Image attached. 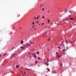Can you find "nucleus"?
Listing matches in <instances>:
<instances>
[{
  "label": "nucleus",
  "instance_id": "1",
  "mask_svg": "<svg viewBox=\"0 0 76 76\" xmlns=\"http://www.w3.org/2000/svg\"><path fill=\"white\" fill-rule=\"evenodd\" d=\"M66 51V50H64V49H63V53H64V54H63L64 55V54H66V53H64V52H66V51Z\"/></svg>",
  "mask_w": 76,
  "mask_h": 76
},
{
  "label": "nucleus",
  "instance_id": "2",
  "mask_svg": "<svg viewBox=\"0 0 76 76\" xmlns=\"http://www.w3.org/2000/svg\"><path fill=\"white\" fill-rule=\"evenodd\" d=\"M26 45H27V46H30L31 45V44H28V43H26Z\"/></svg>",
  "mask_w": 76,
  "mask_h": 76
},
{
  "label": "nucleus",
  "instance_id": "3",
  "mask_svg": "<svg viewBox=\"0 0 76 76\" xmlns=\"http://www.w3.org/2000/svg\"><path fill=\"white\" fill-rule=\"evenodd\" d=\"M69 19L70 20H75V19L72 18H69Z\"/></svg>",
  "mask_w": 76,
  "mask_h": 76
},
{
  "label": "nucleus",
  "instance_id": "4",
  "mask_svg": "<svg viewBox=\"0 0 76 76\" xmlns=\"http://www.w3.org/2000/svg\"><path fill=\"white\" fill-rule=\"evenodd\" d=\"M20 48H21L22 50H23V49L25 48V47H23V46H21L20 47Z\"/></svg>",
  "mask_w": 76,
  "mask_h": 76
},
{
  "label": "nucleus",
  "instance_id": "5",
  "mask_svg": "<svg viewBox=\"0 0 76 76\" xmlns=\"http://www.w3.org/2000/svg\"><path fill=\"white\" fill-rule=\"evenodd\" d=\"M47 70H48V71H47V72H50V69H48H48H47Z\"/></svg>",
  "mask_w": 76,
  "mask_h": 76
},
{
  "label": "nucleus",
  "instance_id": "6",
  "mask_svg": "<svg viewBox=\"0 0 76 76\" xmlns=\"http://www.w3.org/2000/svg\"><path fill=\"white\" fill-rule=\"evenodd\" d=\"M58 58H60V56H58Z\"/></svg>",
  "mask_w": 76,
  "mask_h": 76
},
{
  "label": "nucleus",
  "instance_id": "7",
  "mask_svg": "<svg viewBox=\"0 0 76 76\" xmlns=\"http://www.w3.org/2000/svg\"><path fill=\"white\" fill-rule=\"evenodd\" d=\"M15 55V54H14L13 55L11 56V58H12V57H13Z\"/></svg>",
  "mask_w": 76,
  "mask_h": 76
},
{
  "label": "nucleus",
  "instance_id": "8",
  "mask_svg": "<svg viewBox=\"0 0 76 76\" xmlns=\"http://www.w3.org/2000/svg\"><path fill=\"white\" fill-rule=\"evenodd\" d=\"M68 47H67V46H66V50H65V51H67V50H68Z\"/></svg>",
  "mask_w": 76,
  "mask_h": 76
},
{
  "label": "nucleus",
  "instance_id": "9",
  "mask_svg": "<svg viewBox=\"0 0 76 76\" xmlns=\"http://www.w3.org/2000/svg\"><path fill=\"white\" fill-rule=\"evenodd\" d=\"M69 12L70 13V15H72V12L71 11H69Z\"/></svg>",
  "mask_w": 76,
  "mask_h": 76
},
{
  "label": "nucleus",
  "instance_id": "10",
  "mask_svg": "<svg viewBox=\"0 0 76 76\" xmlns=\"http://www.w3.org/2000/svg\"><path fill=\"white\" fill-rule=\"evenodd\" d=\"M21 44H23V41H21Z\"/></svg>",
  "mask_w": 76,
  "mask_h": 76
},
{
  "label": "nucleus",
  "instance_id": "11",
  "mask_svg": "<svg viewBox=\"0 0 76 76\" xmlns=\"http://www.w3.org/2000/svg\"><path fill=\"white\" fill-rule=\"evenodd\" d=\"M48 23H50V20H48Z\"/></svg>",
  "mask_w": 76,
  "mask_h": 76
},
{
  "label": "nucleus",
  "instance_id": "12",
  "mask_svg": "<svg viewBox=\"0 0 76 76\" xmlns=\"http://www.w3.org/2000/svg\"><path fill=\"white\" fill-rule=\"evenodd\" d=\"M30 42H31L30 44H34V42H32L31 41Z\"/></svg>",
  "mask_w": 76,
  "mask_h": 76
},
{
  "label": "nucleus",
  "instance_id": "13",
  "mask_svg": "<svg viewBox=\"0 0 76 76\" xmlns=\"http://www.w3.org/2000/svg\"><path fill=\"white\" fill-rule=\"evenodd\" d=\"M37 58H38L39 60V59H41V58H39V57H38Z\"/></svg>",
  "mask_w": 76,
  "mask_h": 76
},
{
  "label": "nucleus",
  "instance_id": "14",
  "mask_svg": "<svg viewBox=\"0 0 76 76\" xmlns=\"http://www.w3.org/2000/svg\"><path fill=\"white\" fill-rule=\"evenodd\" d=\"M67 19L68 20V21H69V20H69V18H67Z\"/></svg>",
  "mask_w": 76,
  "mask_h": 76
},
{
  "label": "nucleus",
  "instance_id": "15",
  "mask_svg": "<svg viewBox=\"0 0 76 76\" xmlns=\"http://www.w3.org/2000/svg\"><path fill=\"white\" fill-rule=\"evenodd\" d=\"M46 64L47 66H48V65H49V64H48V63H46Z\"/></svg>",
  "mask_w": 76,
  "mask_h": 76
},
{
  "label": "nucleus",
  "instance_id": "16",
  "mask_svg": "<svg viewBox=\"0 0 76 76\" xmlns=\"http://www.w3.org/2000/svg\"><path fill=\"white\" fill-rule=\"evenodd\" d=\"M67 9H66L65 10V12H66V11H67Z\"/></svg>",
  "mask_w": 76,
  "mask_h": 76
},
{
  "label": "nucleus",
  "instance_id": "17",
  "mask_svg": "<svg viewBox=\"0 0 76 76\" xmlns=\"http://www.w3.org/2000/svg\"><path fill=\"white\" fill-rule=\"evenodd\" d=\"M58 48H59V49H60V46H59L58 47Z\"/></svg>",
  "mask_w": 76,
  "mask_h": 76
},
{
  "label": "nucleus",
  "instance_id": "18",
  "mask_svg": "<svg viewBox=\"0 0 76 76\" xmlns=\"http://www.w3.org/2000/svg\"><path fill=\"white\" fill-rule=\"evenodd\" d=\"M37 54H39V52H37Z\"/></svg>",
  "mask_w": 76,
  "mask_h": 76
},
{
  "label": "nucleus",
  "instance_id": "19",
  "mask_svg": "<svg viewBox=\"0 0 76 76\" xmlns=\"http://www.w3.org/2000/svg\"><path fill=\"white\" fill-rule=\"evenodd\" d=\"M18 67H19V66L18 65V66H16V67L17 68H18Z\"/></svg>",
  "mask_w": 76,
  "mask_h": 76
},
{
  "label": "nucleus",
  "instance_id": "20",
  "mask_svg": "<svg viewBox=\"0 0 76 76\" xmlns=\"http://www.w3.org/2000/svg\"><path fill=\"white\" fill-rule=\"evenodd\" d=\"M6 53H5L4 55V56H5V55H6Z\"/></svg>",
  "mask_w": 76,
  "mask_h": 76
},
{
  "label": "nucleus",
  "instance_id": "21",
  "mask_svg": "<svg viewBox=\"0 0 76 76\" xmlns=\"http://www.w3.org/2000/svg\"><path fill=\"white\" fill-rule=\"evenodd\" d=\"M11 73H14V72H13V71H11Z\"/></svg>",
  "mask_w": 76,
  "mask_h": 76
},
{
  "label": "nucleus",
  "instance_id": "22",
  "mask_svg": "<svg viewBox=\"0 0 76 76\" xmlns=\"http://www.w3.org/2000/svg\"><path fill=\"white\" fill-rule=\"evenodd\" d=\"M42 10L43 11H44V9L42 8Z\"/></svg>",
  "mask_w": 76,
  "mask_h": 76
},
{
  "label": "nucleus",
  "instance_id": "23",
  "mask_svg": "<svg viewBox=\"0 0 76 76\" xmlns=\"http://www.w3.org/2000/svg\"><path fill=\"white\" fill-rule=\"evenodd\" d=\"M68 17H71V15H69L68 16Z\"/></svg>",
  "mask_w": 76,
  "mask_h": 76
},
{
  "label": "nucleus",
  "instance_id": "24",
  "mask_svg": "<svg viewBox=\"0 0 76 76\" xmlns=\"http://www.w3.org/2000/svg\"><path fill=\"white\" fill-rule=\"evenodd\" d=\"M32 24V25H34V22H33Z\"/></svg>",
  "mask_w": 76,
  "mask_h": 76
},
{
  "label": "nucleus",
  "instance_id": "25",
  "mask_svg": "<svg viewBox=\"0 0 76 76\" xmlns=\"http://www.w3.org/2000/svg\"><path fill=\"white\" fill-rule=\"evenodd\" d=\"M26 73V72H25L24 73V75H25Z\"/></svg>",
  "mask_w": 76,
  "mask_h": 76
},
{
  "label": "nucleus",
  "instance_id": "26",
  "mask_svg": "<svg viewBox=\"0 0 76 76\" xmlns=\"http://www.w3.org/2000/svg\"><path fill=\"white\" fill-rule=\"evenodd\" d=\"M60 45L61 46H62V44H61V45Z\"/></svg>",
  "mask_w": 76,
  "mask_h": 76
},
{
  "label": "nucleus",
  "instance_id": "27",
  "mask_svg": "<svg viewBox=\"0 0 76 76\" xmlns=\"http://www.w3.org/2000/svg\"><path fill=\"white\" fill-rule=\"evenodd\" d=\"M48 41H50V39H48Z\"/></svg>",
  "mask_w": 76,
  "mask_h": 76
},
{
  "label": "nucleus",
  "instance_id": "28",
  "mask_svg": "<svg viewBox=\"0 0 76 76\" xmlns=\"http://www.w3.org/2000/svg\"><path fill=\"white\" fill-rule=\"evenodd\" d=\"M34 19H35V20H36V17H35Z\"/></svg>",
  "mask_w": 76,
  "mask_h": 76
},
{
  "label": "nucleus",
  "instance_id": "29",
  "mask_svg": "<svg viewBox=\"0 0 76 76\" xmlns=\"http://www.w3.org/2000/svg\"><path fill=\"white\" fill-rule=\"evenodd\" d=\"M44 23H43L42 24V25H44Z\"/></svg>",
  "mask_w": 76,
  "mask_h": 76
},
{
  "label": "nucleus",
  "instance_id": "30",
  "mask_svg": "<svg viewBox=\"0 0 76 76\" xmlns=\"http://www.w3.org/2000/svg\"><path fill=\"white\" fill-rule=\"evenodd\" d=\"M34 57H36V56L35 55H34Z\"/></svg>",
  "mask_w": 76,
  "mask_h": 76
},
{
  "label": "nucleus",
  "instance_id": "31",
  "mask_svg": "<svg viewBox=\"0 0 76 76\" xmlns=\"http://www.w3.org/2000/svg\"><path fill=\"white\" fill-rule=\"evenodd\" d=\"M35 63H38V61H36Z\"/></svg>",
  "mask_w": 76,
  "mask_h": 76
},
{
  "label": "nucleus",
  "instance_id": "32",
  "mask_svg": "<svg viewBox=\"0 0 76 76\" xmlns=\"http://www.w3.org/2000/svg\"><path fill=\"white\" fill-rule=\"evenodd\" d=\"M56 54H58V53L57 52Z\"/></svg>",
  "mask_w": 76,
  "mask_h": 76
},
{
  "label": "nucleus",
  "instance_id": "33",
  "mask_svg": "<svg viewBox=\"0 0 76 76\" xmlns=\"http://www.w3.org/2000/svg\"><path fill=\"white\" fill-rule=\"evenodd\" d=\"M45 18V17H44V16L42 17V18Z\"/></svg>",
  "mask_w": 76,
  "mask_h": 76
},
{
  "label": "nucleus",
  "instance_id": "34",
  "mask_svg": "<svg viewBox=\"0 0 76 76\" xmlns=\"http://www.w3.org/2000/svg\"><path fill=\"white\" fill-rule=\"evenodd\" d=\"M37 19H38V17H37Z\"/></svg>",
  "mask_w": 76,
  "mask_h": 76
},
{
  "label": "nucleus",
  "instance_id": "35",
  "mask_svg": "<svg viewBox=\"0 0 76 76\" xmlns=\"http://www.w3.org/2000/svg\"><path fill=\"white\" fill-rule=\"evenodd\" d=\"M43 60H44V61H45V59H43Z\"/></svg>",
  "mask_w": 76,
  "mask_h": 76
},
{
  "label": "nucleus",
  "instance_id": "36",
  "mask_svg": "<svg viewBox=\"0 0 76 76\" xmlns=\"http://www.w3.org/2000/svg\"><path fill=\"white\" fill-rule=\"evenodd\" d=\"M48 60H49V59L48 58V59H47V60H48Z\"/></svg>",
  "mask_w": 76,
  "mask_h": 76
},
{
  "label": "nucleus",
  "instance_id": "37",
  "mask_svg": "<svg viewBox=\"0 0 76 76\" xmlns=\"http://www.w3.org/2000/svg\"><path fill=\"white\" fill-rule=\"evenodd\" d=\"M38 18H39V15L38 16Z\"/></svg>",
  "mask_w": 76,
  "mask_h": 76
},
{
  "label": "nucleus",
  "instance_id": "38",
  "mask_svg": "<svg viewBox=\"0 0 76 76\" xmlns=\"http://www.w3.org/2000/svg\"><path fill=\"white\" fill-rule=\"evenodd\" d=\"M37 23H39V21H38Z\"/></svg>",
  "mask_w": 76,
  "mask_h": 76
},
{
  "label": "nucleus",
  "instance_id": "39",
  "mask_svg": "<svg viewBox=\"0 0 76 76\" xmlns=\"http://www.w3.org/2000/svg\"><path fill=\"white\" fill-rule=\"evenodd\" d=\"M13 48H14V47H13V48H12V49H13Z\"/></svg>",
  "mask_w": 76,
  "mask_h": 76
},
{
  "label": "nucleus",
  "instance_id": "40",
  "mask_svg": "<svg viewBox=\"0 0 76 76\" xmlns=\"http://www.w3.org/2000/svg\"><path fill=\"white\" fill-rule=\"evenodd\" d=\"M48 13H49V11H48Z\"/></svg>",
  "mask_w": 76,
  "mask_h": 76
},
{
  "label": "nucleus",
  "instance_id": "41",
  "mask_svg": "<svg viewBox=\"0 0 76 76\" xmlns=\"http://www.w3.org/2000/svg\"><path fill=\"white\" fill-rule=\"evenodd\" d=\"M60 22H61V21H59V23H60Z\"/></svg>",
  "mask_w": 76,
  "mask_h": 76
},
{
  "label": "nucleus",
  "instance_id": "42",
  "mask_svg": "<svg viewBox=\"0 0 76 76\" xmlns=\"http://www.w3.org/2000/svg\"><path fill=\"white\" fill-rule=\"evenodd\" d=\"M43 38H44V36H43Z\"/></svg>",
  "mask_w": 76,
  "mask_h": 76
},
{
  "label": "nucleus",
  "instance_id": "43",
  "mask_svg": "<svg viewBox=\"0 0 76 76\" xmlns=\"http://www.w3.org/2000/svg\"><path fill=\"white\" fill-rule=\"evenodd\" d=\"M56 24H57V25H58V23H57Z\"/></svg>",
  "mask_w": 76,
  "mask_h": 76
},
{
  "label": "nucleus",
  "instance_id": "44",
  "mask_svg": "<svg viewBox=\"0 0 76 76\" xmlns=\"http://www.w3.org/2000/svg\"><path fill=\"white\" fill-rule=\"evenodd\" d=\"M34 54H36V53H34Z\"/></svg>",
  "mask_w": 76,
  "mask_h": 76
},
{
  "label": "nucleus",
  "instance_id": "45",
  "mask_svg": "<svg viewBox=\"0 0 76 76\" xmlns=\"http://www.w3.org/2000/svg\"><path fill=\"white\" fill-rule=\"evenodd\" d=\"M50 28H51V27H49V28H48V29H50Z\"/></svg>",
  "mask_w": 76,
  "mask_h": 76
},
{
  "label": "nucleus",
  "instance_id": "46",
  "mask_svg": "<svg viewBox=\"0 0 76 76\" xmlns=\"http://www.w3.org/2000/svg\"><path fill=\"white\" fill-rule=\"evenodd\" d=\"M20 73H22V71Z\"/></svg>",
  "mask_w": 76,
  "mask_h": 76
},
{
  "label": "nucleus",
  "instance_id": "47",
  "mask_svg": "<svg viewBox=\"0 0 76 76\" xmlns=\"http://www.w3.org/2000/svg\"><path fill=\"white\" fill-rule=\"evenodd\" d=\"M42 5H41V7H42Z\"/></svg>",
  "mask_w": 76,
  "mask_h": 76
},
{
  "label": "nucleus",
  "instance_id": "48",
  "mask_svg": "<svg viewBox=\"0 0 76 76\" xmlns=\"http://www.w3.org/2000/svg\"><path fill=\"white\" fill-rule=\"evenodd\" d=\"M22 75V76H24L23 75Z\"/></svg>",
  "mask_w": 76,
  "mask_h": 76
},
{
  "label": "nucleus",
  "instance_id": "49",
  "mask_svg": "<svg viewBox=\"0 0 76 76\" xmlns=\"http://www.w3.org/2000/svg\"><path fill=\"white\" fill-rule=\"evenodd\" d=\"M1 55H0V57H1Z\"/></svg>",
  "mask_w": 76,
  "mask_h": 76
},
{
  "label": "nucleus",
  "instance_id": "50",
  "mask_svg": "<svg viewBox=\"0 0 76 76\" xmlns=\"http://www.w3.org/2000/svg\"><path fill=\"white\" fill-rule=\"evenodd\" d=\"M13 28H15V27H14V26L13 27Z\"/></svg>",
  "mask_w": 76,
  "mask_h": 76
},
{
  "label": "nucleus",
  "instance_id": "51",
  "mask_svg": "<svg viewBox=\"0 0 76 76\" xmlns=\"http://www.w3.org/2000/svg\"><path fill=\"white\" fill-rule=\"evenodd\" d=\"M27 56H28V55H27Z\"/></svg>",
  "mask_w": 76,
  "mask_h": 76
},
{
  "label": "nucleus",
  "instance_id": "52",
  "mask_svg": "<svg viewBox=\"0 0 76 76\" xmlns=\"http://www.w3.org/2000/svg\"><path fill=\"white\" fill-rule=\"evenodd\" d=\"M34 26H35V25H34L33 26V27H34Z\"/></svg>",
  "mask_w": 76,
  "mask_h": 76
},
{
  "label": "nucleus",
  "instance_id": "53",
  "mask_svg": "<svg viewBox=\"0 0 76 76\" xmlns=\"http://www.w3.org/2000/svg\"><path fill=\"white\" fill-rule=\"evenodd\" d=\"M21 27L20 28V29H21Z\"/></svg>",
  "mask_w": 76,
  "mask_h": 76
},
{
  "label": "nucleus",
  "instance_id": "54",
  "mask_svg": "<svg viewBox=\"0 0 76 76\" xmlns=\"http://www.w3.org/2000/svg\"><path fill=\"white\" fill-rule=\"evenodd\" d=\"M38 1H39V0H38Z\"/></svg>",
  "mask_w": 76,
  "mask_h": 76
},
{
  "label": "nucleus",
  "instance_id": "55",
  "mask_svg": "<svg viewBox=\"0 0 76 76\" xmlns=\"http://www.w3.org/2000/svg\"><path fill=\"white\" fill-rule=\"evenodd\" d=\"M66 41H65V42H66Z\"/></svg>",
  "mask_w": 76,
  "mask_h": 76
},
{
  "label": "nucleus",
  "instance_id": "56",
  "mask_svg": "<svg viewBox=\"0 0 76 76\" xmlns=\"http://www.w3.org/2000/svg\"><path fill=\"white\" fill-rule=\"evenodd\" d=\"M32 28H34V26H33L32 27Z\"/></svg>",
  "mask_w": 76,
  "mask_h": 76
},
{
  "label": "nucleus",
  "instance_id": "57",
  "mask_svg": "<svg viewBox=\"0 0 76 76\" xmlns=\"http://www.w3.org/2000/svg\"><path fill=\"white\" fill-rule=\"evenodd\" d=\"M45 76H47V75H45Z\"/></svg>",
  "mask_w": 76,
  "mask_h": 76
},
{
  "label": "nucleus",
  "instance_id": "58",
  "mask_svg": "<svg viewBox=\"0 0 76 76\" xmlns=\"http://www.w3.org/2000/svg\"><path fill=\"white\" fill-rule=\"evenodd\" d=\"M51 24H52V23H51Z\"/></svg>",
  "mask_w": 76,
  "mask_h": 76
},
{
  "label": "nucleus",
  "instance_id": "59",
  "mask_svg": "<svg viewBox=\"0 0 76 76\" xmlns=\"http://www.w3.org/2000/svg\"><path fill=\"white\" fill-rule=\"evenodd\" d=\"M41 60H42V58H41Z\"/></svg>",
  "mask_w": 76,
  "mask_h": 76
},
{
  "label": "nucleus",
  "instance_id": "60",
  "mask_svg": "<svg viewBox=\"0 0 76 76\" xmlns=\"http://www.w3.org/2000/svg\"><path fill=\"white\" fill-rule=\"evenodd\" d=\"M35 29H34V30H35Z\"/></svg>",
  "mask_w": 76,
  "mask_h": 76
},
{
  "label": "nucleus",
  "instance_id": "61",
  "mask_svg": "<svg viewBox=\"0 0 76 76\" xmlns=\"http://www.w3.org/2000/svg\"><path fill=\"white\" fill-rule=\"evenodd\" d=\"M48 50H49V49H48Z\"/></svg>",
  "mask_w": 76,
  "mask_h": 76
},
{
  "label": "nucleus",
  "instance_id": "62",
  "mask_svg": "<svg viewBox=\"0 0 76 76\" xmlns=\"http://www.w3.org/2000/svg\"><path fill=\"white\" fill-rule=\"evenodd\" d=\"M39 25H40V24H39Z\"/></svg>",
  "mask_w": 76,
  "mask_h": 76
},
{
  "label": "nucleus",
  "instance_id": "63",
  "mask_svg": "<svg viewBox=\"0 0 76 76\" xmlns=\"http://www.w3.org/2000/svg\"><path fill=\"white\" fill-rule=\"evenodd\" d=\"M75 19H76V18H75Z\"/></svg>",
  "mask_w": 76,
  "mask_h": 76
},
{
  "label": "nucleus",
  "instance_id": "64",
  "mask_svg": "<svg viewBox=\"0 0 76 76\" xmlns=\"http://www.w3.org/2000/svg\"><path fill=\"white\" fill-rule=\"evenodd\" d=\"M19 50V49H18V50Z\"/></svg>",
  "mask_w": 76,
  "mask_h": 76
}]
</instances>
